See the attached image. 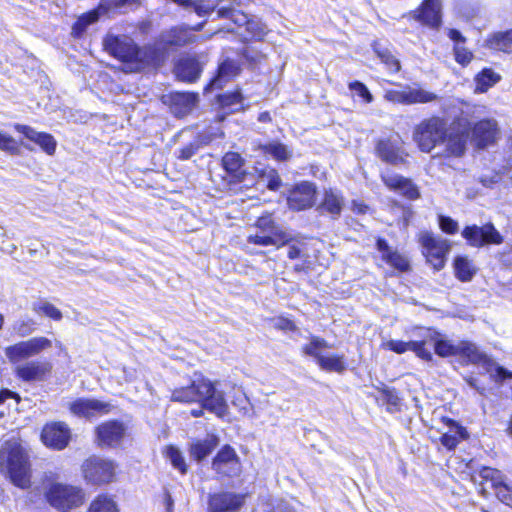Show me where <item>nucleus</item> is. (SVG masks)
Wrapping results in <instances>:
<instances>
[{"instance_id": "41", "label": "nucleus", "mask_w": 512, "mask_h": 512, "mask_svg": "<svg viewBox=\"0 0 512 512\" xmlns=\"http://www.w3.org/2000/svg\"><path fill=\"white\" fill-rule=\"evenodd\" d=\"M88 512H119V509L111 497L99 495L91 502Z\"/></svg>"}, {"instance_id": "37", "label": "nucleus", "mask_w": 512, "mask_h": 512, "mask_svg": "<svg viewBox=\"0 0 512 512\" xmlns=\"http://www.w3.org/2000/svg\"><path fill=\"white\" fill-rule=\"evenodd\" d=\"M467 134L451 133L446 139V153L448 156H461L464 154L467 143Z\"/></svg>"}, {"instance_id": "61", "label": "nucleus", "mask_w": 512, "mask_h": 512, "mask_svg": "<svg viewBox=\"0 0 512 512\" xmlns=\"http://www.w3.org/2000/svg\"><path fill=\"white\" fill-rule=\"evenodd\" d=\"M485 368L488 372H491L492 368H494L495 372H496V376L500 380L512 378V372H510L509 370L505 369L502 366L497 365L493 360H492V364L486 365Z\"/></svg>"}, {"instance_id": "53", "label": "nucleus", "mask_w": 512, "mask_h": 512, "mask_svg": "<svg viewBox=\"0 0 512 512\" xmlns=\"http://www.w3.org/2000/svg\"><path fill=\"white\" fill-rule=\"evenodd\" d=\"M242 95L239 91L223 94L219 97V102L223 107H233L242 105Z\"/></svg>"}, {"instance_id": "19", "label": "nucleus", "mask_w": 512, "mask_h": 512, "mask_svg": "<svg viewBox=\"0 0 512 512\" xmlns=\"http://www.w3.org/2000/svg\"><path fill=\"white\" fill-rule=\"evenodd\" d=\"M315 188L309 182L296 185L289 193L287 202L290 209L304 210L313 204Z\"/></svg>"}, {"instance_id": "13", "label": "nucleus", "mask_w": 512, "mask_h": 512, "mask_svg": "<svg viewBox=\"0 0 512 512\" xmlns=\"http://www.w3.org/2000/svg\"><path fill=\"white\" fill-rule=\"evenodd\" d=\"M70 412L86 419L108 414L112 405L109 402L100 401L93 398H79L69 403Z\"/></svg>"}, {"instance_id": "42", "label": "nucleus", "mask_w": 512, "mask_h": 512, "mask_svg": "<svg viewBox=\"0 0 512 512\" xmlns=\"http://www.w3.org/2000/svg\"><path fill=\"white\" fill-rule=\"evenodd\" d=\"M343 199L335 191H327L322 202V208L332 215H339L342 209Z\"/></svg>"}, {"instance_id": "35", "label": "nucleus", "mask_w": 512, "mask_h": 512, "mask_svg": "<svg viewBox=\"0 0 512 512\" xmlns=\"http://www.w3.org/2000/svg\"><path fill=\"white\" fill-rule=\"evenodd\" d=\"M217 444V439L214 436H207L203 440H197L190 446L191 456L195 460L201 461L216 448Z\"/></svg>"}, {"instance_id": "55", "label": "nucleus", "mask_w": 512, "mask_h": 512, "mask_svg": "<svg viewBox=\"0 0 512 512\" xmlns=\"http://www.w3.org/2000/svg\"><path fill=\"white\" fill-rule=\"evenodd\" d=\"M439 226L443 232L448 234H455L459 230L458 222L448 216H439Z\"/></svg>"}, {"instance_id": "45", "label": "nucleus", "mask_w": 512, "mask_h": 512, "mask_svg": "<svg viewBox=\"0 0 512 512\" xmlns=\"http://www.w3.org/2000/svg\"><path fill=\"white\" fill-rule=\"evenodd\" d=\"M434 350L441 357L459 355V343L453 344L449 340H438L434 343Z\"/></svg>"}, {"instance_id": "23", "label": "nucleus", "mask_w": 512, "mask_h": 512, "mask_svg": "<svg viewBox=\"0 0 512 512\" xmlns=\"http://www.w3.org/2000/svg\"><path fill=\"white\" fill-rule=\"evenodd\" d=\"M376 245L383 261L399 272L409 271L410 263L408 259L398 251L393 250L384 239H377Z\"/></svg>"}, {"instance_id": "12", "label": "nucleus", "mask_w": 512, "mask_h": 512, "mask_svg": "<svg viewBox=\"0 0 512 512\" xmlns=\"http://www.w3.org/2000/svg\"><path fill=\"white\" fill-rule=\"evenodd\" d=\"M126 426L118 420L101 423L95 429L98 446L116 448L121 445L126 436Z\"/></svg>"}, {"instance_id": "6", "label": "nucleus", "mask_w": 512, "mask_h": 512, "mask_svg": "<svg viewBox=\"0 0 512 512\" xmlns=\"http://www.w3.org/2000/svg\"><path fill=\"white\" fill-rule=\"evenodd\" d=\"M479 477L482 479L481 492L485 494L489 485L497 499L503 504L512 508V481L509 480L501 471L490 467H482L479 471Z\"/></svg>"}, {"instance_id": "9", "label": "nucleus", "mask_w": 512, "mask_h": 512, "mask_svg": "<svg viewBox=\"0 0 512 512\" xmlns=\"http://www.w3.org/2000/svg\"><path fill=\"white\" fill-rule=\"evenodd\" d=\"M329 348L327 342L319 337H312L310 342L303 347L306 355L316 359L317 364L326 371L342 372L345 364L341 356L326 354L325 350Z\"/></svg>"}, {"instance_id": "46", "label": "nucleus", "mask_w": 512, "mask_h": 512, "mask_svg": "<svg viewBox=\"0 0 512 512\" xmlns=\"http://www.w3.org/2000/svg\"><path fill=\"white\" fill-rule=\"evenodd\" d=\"M33 309L35 312L42 313L55 321H60L62 319V312L56 306L47 301H41L34 304Z\"/></svg>"}, {"instance_id": "62", "label": "nucleus", "mask_w": 512, "mask_h": 512, "mask_svg": "<svg viewBox=\"0 0 512 512\" xmlns=\"http://www.w3.org/2000/svg\"><path fill=\"white\" fill-rule=\"evenodd\" d=\"M455 59L458 63L465 65L468 64L472 59V53L463 47L456 46Z\"/></svg>"}, {"instance_id": "31", "label": "nucleus", "mask_w": 512, "mask_h": 512, "mask_svg": "<svg viewBox=\"0 0 512 512\" xmlns=\"http://www.w3.org/2000/svg\"><path fill=\"white\" fill-rule=\"evenodd\" d=\"M256 228L275 237H279L281 240L288 243H291L294 240L290 233L286 232L275 223L271 215L259 217L256 221Z\"/></svg>"}, {"instance_id": "29", "label": "nucleus", "mask_w": 512, "mask_h": 512, "mask_svg": "<svg viewBox=\"0 0 512 512\" xmlns=\"http://www.w3.org/2000/svg\"><path fill=\"white\" fill-rule=\"evenodd\" d=\"M377 152L382 160L391 164H399L404 161L402 149L390 140H381L377 144Z\"/></svg>"}, {"instance_id": "56", "label": "nucleus", "mask_w": 512, "mask_h": 512, "mask_svg": "<svg viewBox=\"0 0 512 512\" xmlns=\"http://www.w3.org/2000/svg\"><path fill=\"white\" fill-rule=\"evenodd\" d=\"M416 353L418 357L423 360L430 361L432 359V353L430 350L425 348L424 341H411V350Z\"/></svg>"}, {"instance_id": "3", "label": "nucleus", "mask_w": 512, "mask_h": 512, "mask_svg": "<svg viewBox=\"0 0 512 512\" xmlns=\"http://www.w3.org/2000/svg\"><path fill=\"white\" fill-rule=\"evenodd\" d=\"M0 468L10 481L20 489L31 486V464L29 455L19 440H6L0 448Z\"/></svg>"}, {"instance_id": "50", "label": "nucleus", "mask_w": 512, "mask_h": 512, "mask_svg": "<svg viewBox=\"0 0 512 512\" xmlns=\"http://www.w3.org/2000/svg\"><path fill=\"white\" fill-rule=\"evenodd\" d=\"M12 329L18 336L25 337L35 330V322L30 318L19 319L13 324Z\"/></svg>"}, {"instance_id": "2", "label": "nucleus", "mask_w": 512, "mask_h": 512, "mask_svg": "<svg viewBox=\"0 0 512 512\" xmlns=\"http://www.w3.org/2000/svg\"><path fill=\"white\" fill-rule=\"evenodd\" d=\"M170 399L179 403H200L203 408L219 417L226 415L228 410L223 392L201 375H195L187 385L173 389Z\"/></svg>"}, {"instance_id": "22", "label": "nucleus", "mask_w": 512, "mask_h": 512, "mask_svg": "<svg viewBox=\"0 0 512 512\" xmlns=\"http://www.w3.org/2000/svg\"><path fill=\"white\" fill-rule=\"evenodd\" d=\"M384 184L405 197L413 200L419 197L417 187L409 180L397 174L383 173L381 176Z\"/></svg>"}, {"instance_id": "8", "label": "nucleus", "mask_w": 512, "mask_h": 512, "mask_svg": "<svg viewBox=\"0 0 512 512\" xmlns=\"http://www.w3.org/2000/svg\"><path fill=\"white\" fill-rule=\"evenodd\" d=\"M51 346L52 341L50 339L43 336L33 337L6 347L4 353L12 364H18L23 360L38 355Z\"/></svg>"}, {"instance_id": "64", "label": "nucleus", "mask_w": 512, "mask_h": 512, "mask_svg": "<svg viewBox=\"0 0 512 512\" xmlns=\"http://www.w3.org/2000/svg\"><path fill=\"white\" fill-rule=\"evenodd\" d=\"M233 405L239 406L243 413H247L248 399L244 395H240L233 401Z\"/></svg>"}, {"instance_id": "10", "label": "nucleus", "mask_w": 512, "mask_h": 512, "mask_svg": "<svg viewBox=\"0 0 512 512\" xmlns=\"http://www.w3.org/2000/svg\"><path fill=\"white\" fill-rule=\"evenodd\" d=\"M116 465L113 461L100 457H90L82 465L84 478L92 484L109 483L115 476Z\"/></svg>"}, {"instance_id": "27", "label": "nucleus", "mask_w": 512, "mask_h": 512, "mask_svg": "<svg viewBox=\"0 0 512 512\" xmlns=\"http://www.w3.org/2000/svg\"><path fill=\"white\" fill-rule=\"evenodd\" d=\"M200 73L199 62L192 58L180 59L175 66V74L182 81L194 82L199 78Z\"/></svg>"}, {"instance_id": "49", "label": "nucleus", "mask_w": 512, "mask_h": 512, "mask_svg": "<svg viewBox=\"0 0 512 512\" xmlns=\"http://www.w3.org/2000/svg\"><path fill=\"white\" fill-rule=\"evenodd\" d=\"M456 434H443L440 441L441 444L449 450L454 449L458 443L459 439H465L467 437V432L464 428L457 426Z\"/></svg>"}, {"instance_id": "14", "label": "nucleus", "mask_w": 512, "mask_h": 512, "mask_svg": "<svg viewBox=\"0 0 512 512\" xmlns=\"http://www.w3.org/2000/svg\"><path fill=\"white\" fill-rule=\"evenodd\" d=\"M140 0H113L109 6H107L104 2H101L99 7L93 11L83 14L79 17L77 22L73 26V32L75 34H80L83 32L90 24L96 22L101 14L107 13L110 9H122L126 6L138 5Z\"/></svg>"}, {"instance_id": "30", "label": "nucleus", "mask_w": 512, "mask_h": 512, "mask_svg": "<svg viewBox=\"0 0 512 512\" xmlns=\"http://www.w3.org/2000/svg\"><path fill=\"white\" fill-rule=\"evenodd\" d=\"M459 355L466 357L471 363L482 364L484 367L492 364V359L486 353L468 341L459 342Z\"/></svg>"}, {"instance_id": "18", "label": "nucleus", "mask_w": 512, "mask_h": 512, "mask_svg": "<svg viewBox=\"0 0 512 512\" xmlns=\"http://www.w3.org/2000/svg\"><path fill=\"white\" fill-rule=\"evenodd\" d=\"M43 443L56 450L64 449L70 440V430L64 423L47 424L41 434Z\"/></svg>"}, {"instance_id": "16", "label": "nucleus", "mask_w": 512, "mask_h": 512, "mask_svg": "<svg viewBox=\"0 0 512 512\" xmlns=\"http://www.w3.org/2000/svg\"><path fill=\"white\" fill-rule=\"evenodd\" d=\"M52 365L48 361L30 360L15 367L16 376L25 381H43L50 374Z\"/></svg>"}, {"instance_id": "17", "label": "nucleus", "mask_w": 512, "mask_h": 512, "mask_svg": "<svg viewBox=\"0 0 512 512\" xmlns=\"http://www.w3.org/2000/svg\"><path fill=\"white\" fill-rule=\"evenodd\" d=\"M244 502V494L233 492L215 493L209 497L208 512H233L238 510Z\"/></svg>"}, {"instance_id": "24", "label": "nucleus", "mask_w": 512, "mask_h": 512, "mask_svg": "<svg viewBox=\"0 0 512 512\" xmlns=\"http://www.w3.org/2000/svg\"><path fill=\"white\" fill-rule=\"evenodd\" d=\"M498 134L497 122L492 119L479 121L473 128V137L477 146L484 148L494 142Z\"/></svg>"}, {"instance_id": "34", "label": "nucleus", "mask_w": 512, "mask_h": 512, "mask_svg": "<svg viewBox=\"0 0 512 512\" xmlns=\"http://www.w3.org/2000/svg\"><path fill=\"white\" fill-rule=\"evenodd\" d=\"M374 52L377 57L381 60V62L387 67V69L392 73L399 72L401 66L399 60L392 53V50L380 42H375L373 45Z\"/></svg>"}, {"instance_id": "28", "label": "nucleus", "mask_w": 512, "mask_h": 512, "mask_svg": "<svg viewBox=\"0 0 512 512\" xmlns=\"http://www.w3.org/2000/svg\"><path fill=\"white\" fill-rule=\"evenodd\" d=\"M196 38L197 36L185 26L172 28L162 34L163 42L171 46H184L194 42Z\"/></svg>"}, {"instance_id": "7", "label": "nucleus", "mask_w": 512, "mask_h": 512, "mask_svg": "<svg viewBox=\"0 0 512 512\" xmlns=\"http://www.w3.org/2000/svg\"><path fill=\"white\" fill-rule=\"evenodd\" d=\"M419 243L422 246V253L428 263L439 271L446 263V256L450 251L448 240L434 236L431 232L422 231L419 233Z\"/></svg>"}, {"instance_id": "47", "label": "nucleus", "mask_w": 512, "mask_h": 512, "mask_svg": "<svg viewBox=\"0 0 512 512\" xmlns=\"http://www.w3.org/2000/svg\"><path fill=\"white\" fill-rule=\"evenodd\" d=\"M222 164L227 172L236 173L242 167L243 160L238 153L228 152L224 155Z\"/></svg>"}, {"instance_id": "33", "label": "nucleus", "mask_w": 512, "mask_h": 512, "mask_svg": "<svg viewBox=\"0 0 512 512\" xmlns=\"http://www.w3.org/2000/svg\"><path fill=\"white\" fill-rule=\"evenodd\" d=\"M489 49L504 53H512V29L505 32H497L490 35L486 41Z\"/></svg>"}, {"instance_id": "26", "label": "nucleus", "mask_w": 512, "mask_h": 512, "mask_svg": "<svg viewBox=\"0 0 512 512\" xmlns=\"http://www.w3.org/2000/svg\"><path fill=\"white\" fill-rule=\"evenodd\" d=\"M418 19L431 27L441 23V0H425L419 10Z\"/></svg>"}, {"instance_id": "36", "label": "nucleus", "mask_w": 512, "mask_h": 512, "mask_svg": "<svg viewBox=\"0 0 512 512\" xmlns=\"http://www.w3.org/2000/svg\"><path fill=\"white\" fill-rule=\"evenodd\" d=\"M456 277L462 282L471 281L477 272V268L466 256H458L454 260Z\"/></svg>"}, {"instance_id": "11", "label": "nucleus", "mask_w": 512, "mask_h": 512, "mask_svg": "<svg viewBox=\"0 0 512 512\" xmlns=\"http://www.w3.org/2000/svg\"><path fill=\"white\" fill-rule=\"evenodd\" d=\"M462 236L470 246L478 248L489 244L499 245L503 242V237L491 223L483 226H466L462 231Z\"/></svg>"}, {"instance_id": "54", "label": "nucleus", "mask_w": 512, "mask_h": 512, "mask_svg": "<svg viewBox=\"0 0 512 512\" xmlns=\"http://www.w3.org/2000/svg\"><path fill=\"white\" fill-rule=\"evenodd\" d=\"M0 149L12 154H16L19 151V145L14 138L0 132Z\"/></svg>"}, {"instance_id": "59", "label": "nucleus", "mask_w": 512, "mask_h": 512, "mask_svg": "<svg viewBox=\"0 0 512 512\" xmlns=\"http://www.w3.org/2000/svg\"><path fill=\"white\" fill-rule=\"evenodd\" d=\"M386 346L388 349L398 353L402 354L406 351L411 350V341L404 342L399 340H390L386 343Z\"/></svg>"}, {"instance_id": "52", "label": "nucleus", "mask_w": 512, "mask_h": 512, "mask_svg": "<svg viewBox=\"0 0 512 512\" xmlns=\"http://www.w3.org/2000/svg\"><path fill=\"white\" fill-rule=\"evenodd\" d=\"M408 86L403 90H387L384 98L392 103L409 105Z\"/></svg>"}, {"instance_id": "4", "label": "nucleus", "mask_w": 512, "mask_h": 512, "mask_svg": "<svg viewBox=\"0 0 512 512\" xmlns=\"http://www.w3.org/2000/svg\"><path fill=\"white\" fill-rule=\"evenodd\" d=\"M44 496L48 504L59 512L78 508L85 500V493L81 487L61 482L49 483Z\"/></svg>"}, {"instance_id": "15", "label": "nucleus", "mask_w": 512, "mask_h": 512, "mask_svg": "<svg viewBox=\"0 0 512 512\" xmlns=\"http://www.w3.org/2000/svg\"><path fill=\"white\" fill-rule=\"evenodd\" d=\"M212 468L223 476H237L241 471V465L235 450L228 445L224 446L214 458Z\"/></svg>"}, {"instance_id": "60", "label": "nucleus", "mask_w": 512, "mask_h": 512, "mask_svg": "<svg viewBox=\"0 0 512 512\" xmlns=\"http://www.w3.org/2000/svg\"><path fill=\"white\" fill-rule=\"evenodd\" d=\"M198 149V143H189L178 150V158L181 160H188L197 152Z\"/></svg>"}, {"instance_id": "63", "label": "nucleus", "mask_w": 512, "mask_h": 512, "mask_svg": "<svg viewBox=\"0 0 512 512\" xmlns=\"http://www.w3.org/2000/svg\"><path fill=\"white\" fill-rule=\"evenodd\" d=\"M9 398L15 399L16 403H18L20 400V397L18 396V394L14 393L8 389H2L0 391V404L4 403Z\"/></svg>"}, {"instance_id": "39", "label": "nucleus", "mask_w": 512, "mask_h": 512, "mask_svg": "<svg viewBox=\"0 0 512 512\" xmlns=\"http://www.w3.org/2000/svg\"><path fill=\"white\" fill-rule=\"evenodd\" d=\"M500 78V75L495 73L492 69H483L475 78V91L480 93L486 92L489 88L494 86Z\"/></svg>"}, {"instance_id": "57", "label": "nucleus", "mask_w": 512, "mask_h": 512, "mask_svg": "<svg viewBox=\"0 0 512 512\" xmlns=\"http://www.w3.org/2000/svg\"><path fill=\"white\" fill-rule=\"evenodd\" d=\"M416 353L418 357L423 360L430 361L432 359V353L430 350L425 348L424 341H411V350Z\"/></svg>"}, {"instance_id": "21", "label": "nucleus", "mask_w": 512, "mask_h": 512, "mask_svg": "<svg viewBox=\"0 0 512 512\" xmlns=\"http://www.w3.org/2000/svg\"><path fill=\"white\" fill-rule=\"evenodd\" d=\"M15 129L19 133L23 134L27 139L39 145L48 155H53L55 153L57 142L51 134L38 132L32 127L22 124H16Z\"/></svg>"}, {"instance_id": "43", "label": "nucleus", "mask_w": 512, "mask_h": 512, "mask_svg": "<svg viewBox=\"0 0 512 512\" xmlns=\"http://www.w3.org/2000/svg\"><path fill=\"white\" fill-rule=\"evenodd\" d=\"M377 400L386 405L389 412H395L400 409V398L394 389H382Z\"/></svg>"}, {"instance_id": "48", "label": "nucleus", "mask_w": 512, "mask_h": 512, "mask_svg": "<svg viewBox=\"0 0 512 512\" xmlns=\"http://www.w3.org/2000/svg\"><path fill=\"white\" fill-rule=\"evenodd\" d=\"M166 456L170 460L174 468L178 469L182 474L187 470L185 460L181 452L174 446L166 448Z\"/></svg>"}, {"instance_id": "38", "label": "nucleus", "mask_w": 512, "mask_h": 512, "mask_svg": "<svg viewBox=\"0 0 512 512\" xmlns=\"http://www.w3.org/2000/svg\"><path fill=\"white\" fill-rule=\"evenodd\" d=\"M247 241H248V243H252L255 245H260V246H264V247L276 246L277 248L289 244L288 242L281 240V238H279V237H275L273 235H270V234L263 232L261 230H258V229H257L256 233L250 234L247 237Z\"/></svg>"}, {"instance_id": "58", "label": "nucleus", "mask_w": 512, "mask_h": 512, "mask_svg": "<svg viewBox=\"0 0 512 512\" xmlns=\"http://www.w3.org/2000/svg\"><path fill=\"white\" fill-rule=\"evenodd\" d=\"M354 93L357 94L364 103H371L374 99L369 89L359 81H354Z\"/></svg>"}, {"instance_id": "5", "label": "nucleus", "mask_w": 512, "mask_h": 512, "mask_svg": "<svg viewBox=\"0 0 512 512\" xmlns=\"http://www.w3.org/2000/svg\"><path fill=\"white\" fill-rule=\"evenodd\" d=\"M447 137V122L440 117H430L421 121L415 128L413 139L422 152H431Z\"/></svg>"}, {"instance_id": "51", "label": "nucleus", "mask_w": 512, "mask_h": 512, "mask_svg": "<svg viewBox=\"0 0 512 512\" xmlns=\"http://www.w3.org/2000/svg\"><path fill=\"white\" fill-rule=\"evenodd\" d=\"M263 182L267 183L270 190H277L281 186V179L275 169L269 168L262 171L260 175Z\"/></svg>"}, {"instance_id": "1", "label": "nucleus", "mask_w": 512, "mask_h": 512, "mask_svg": "<svg viewBox=\"0 0 512 512\" xmlns=\"http://www.w3.org/2000/svg\"><path fill=\"white\" fill-rule=\"evenodd\" d=\"M104 47L112 56L122 61L125 69L130 72H138L147 67H156L164 59V54L158 47L144 46L139 48L126 35L108 34L104 39Z\"/></svg>"}, {"instance_id": "20", "label": "nucleus", "mask_w": 512, "mask_h": 512, "mask_svg": "<svg viewBox=\"0 0 512 512\" xmlns=\"http://www.w3.org/2000/svg\"><path fill=\"white\" fill-rule=\"evenodd\" d=\"M218 16L220 18H228L238 27L246 26L247 30L252 33L254 37H262L265 35V27L258 22L250 20L248 15L230 8V7H222L218 10Z\"/></svg>"}, {"instance_id": "44", "label": "nucleus", "mask_w": 512, "mask_h": 512, "mask_svg": "<svg viewBox=\"0 0 512 512\" xmlns=\"http://www.w3.org/2000/svg\"><path fill=\"white\" fill-rule=\"evenodd\" d=\"M263 150L278 161L287 160L291 156V151L287 146L279 142H271L263 146Z\"/></svg>"}, {"instance_id": "25", "label": "nucleus", "mask_w": 512, "mask_h": 512, "mask_svg": "<svg viewBox=\"0 0 512 512\" xmlns=\"http://www.w3.org/2000/svg\"><path fill=\"white\" fill-rule=\"evenodd\" d=\"M240 72V67L236 61L226 59L219 64L217 74L209 83L211 89H221L224 84L236 77Z\"/></svg>"}, {"instance_id": "32", "label": "nucleus", "mask_w": 512, "mask_h": 512, "mask_svg": "<svg viewBox=\"0 0 512 512\" xmlns=\"http://www.w3.org/2000/svg\"><path fill=\"white\" fill-rule=\"evenodd\" d=\"M197 94L194 93H176L172 96V107L178 117L188 114L196 105Z\"/></svg>"}, {"instance_id": "40", "label": "nucleus", "mask_w": 512, "mask_h": 512, "mask_svg": "<svg viewBox=\"0 0 512 512\" xmlns=\"http://www.w3.org/2000/svg\"><path fill=\"white\" fill-rule=\"evenodd\" d=\"M408 96L409 105L425 104L437 101L439 99V96L433 92L423 88H415L410 86H408Z\"/></svg>"}]
</instances>
